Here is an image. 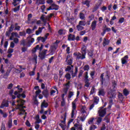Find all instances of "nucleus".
<instances>
[{
	"instance_id": "nucleus-20",
	"label": "nucleus",
	"mask_w": 130,
	"mask_h": 130,
	"mask_svg": "<svg viewBox=\"0 0 130 130\" xmlns=\"http://www.w3.org/2000/svg\"><path fill=\"white\" fill-rule=\"evenodd\" d=\"M58 33L59 35H64L67 33V30L66 29H60L58 30Z\"/></svg>"
},
{
	"instance_id": "nucleus-7",
	"label": "nucleus",
	"mask_w": 130,
	"mask_h": 130,
	"mask_svg": "<svg viewBox=\"0 0 130 130\" xmlns=\"http://www.w3.org/2000/svg\"><path fill=\"white\" fill-rule=\"evenodd\" d=\"M73 57L71 55H68L66 61L68 66H72V64L73 63Z\"/></svg>"
},
{
	"instance_id": "nucleus-49",
	"label": "nucleus",
	"mask_w": 130,
	"mask_h": 130,
	"mask_svg": "<svg viewBox=\"0 0 130 130\" xmlns=\"http://www.w3.org/2000/svg\"><path fill=\"white\" fill-rule=\"evenodd\" d=\"M19 10H20V5L14 8L13 11L14 12H15V13H16V12H18V11H19Z\"/></svg>"
},
{
	"instance_id": "nucleus-43",
	"label": "nucleus",
	"mask_w": 130,
	"mask_h": 130,
	"mask_svg": "<svg viewBox=\"0 0 130 130\" xmlns=\"http://www.w3.org/2000/svg\"><path fill=\"white\" fill-rule=\"evenodd\" d=\"M85 86L87 87V88H89V86H90V83H89V80H85Z\"/></svg>"
},
{
	"instance_id": "nucleus-58",
	"label": "nucleus",
	"mask_w": 130,
	"mask_h": 130,
	"mask_svg": "<svg viewBox=\"0 0 130 130\" xmlns=\"http://www.w3.org/2000/svg\"><path fill=\"white\" fill-rule=\"evenodd\" d=\"M13 86H14V85L13 84V83H10L8 85L7 89H8L9 90H11V89H12V88H13Z\"/></svg>"
},
{
	"instance_id": "nucleus-61",
	"label": "nucleus",
	"mask_w": 130,
	"mask_h": 130,
	"mask_svg": "<svg viewBox=\"0 0 130 130\" xmlns=\"http://www.w3.org/2000/svg\"><path fill=\"white\" fill-rule=\"evenodd\" d=\"M101 121H102V118L101 117H99L97 119L98 123H101Z\"/></svg>"
},
{
	"instance_id": "nucleus-23",
	"label": "nucleus",
	"mask_w": 130,
	"mask_h": 130,
	"mask_svg": "<svg viewBox=\"0 0 130 130\" xmlns=\"http://www.w3.org/2000/svg\"><path fill=\"white\" fill-rule=\"evenodd\" d=\"M38 41H41L43 43H44L45 41H46V39L43 37H39L37 38Z\"/></svg>"
},
{
	"instance_id": "nucleus-33",
	"label": "nucleus",
	"mask_w": 130,
	"mask_h": 130,
	"mask_svg": "<svg viewBox=\"0 0 130 130\" xmlns=\"http://www.w3.org/2000/svg\"><path fill=\"white\" fill-rule=\"evenodd\" d=\"M64 118L63 117L61 116V118H63V120L61 121V123H66V119H67V113H65L64 114Z\"/></svg>"
},
{
	"instance_id": "nucleus-13",
	"label": "nucleus",
	"mask_w": 130,
	"mask_h": 130,
	"mask_svg": "<svg viewBox=\"0 0 130 130\" xmlns=\"http://www.w3.org/2000/svg\"><path fill=\"white\" fill-rule=\"evenodd\" d=\"M98 95L99 96H105V90L103 88H101L99 89Z\"/></svg>"
},
{
	"instance_id": "nucleus-45",
	"label": "nucleus",
	"mask_w": 130,
	"mask_h": 130,
	"mask_svg": "<svg viewBox=\"0 0 130 130\" xmlns=\"http://www.w3.org/2000/svg\"><path fill=\"white\" fill-rule=\"evenodd\" d=\"M26 33L27 34H32V33H33V30H32V29H31L30 28H27L26 29Z\"/></svg>"
},
{
	"instance_id": "nucleus-38",
	"label": "nucleus",
	"mask_w": 130,
	"mask_h": 130,
	"mask_svg": "<svg viewBox=\"0 0 130 130\" xmlns=\"http://www.w3.org/2000/svg\"><path fill=\"white\" fill-rule=\"evenodd\" d=\"M105 120H106V122H107V123L110 122V117L109 116H106L105 117Z\"/></svg>"
},
{
	"instance_id": "nucleus-50",
	"label": "nucleus",
	"mask_w": 130,
	"mask_h": 130,
	"mask_svg": "<svg viewBox=\"0 0 130 130\" xmlns=\"http://www.w3.org/2000/svg\"><path fill=\"white\" fill-rule=\"evenodd\" d=\"M118 98L119 99L121 100H123V95H122V94H121V93H119L118 94Z\"/></svg>"
},
{
	"instance_id": "nucleus-31",
	"label": "nucleus",
	"mask_w": 130,
	"mask_h": 130,
	"mask_svg": "<svg viewBox=\"0 0 130 130\" xmlns=\"http://www.w3.org/2000/svg\"><path fill=\"white\" fill-rule=\"evenodd\" d=\"M18 24L17 23H16L15 24V29L14 30H16L17 31H20V29H21V27L19 25H18Z\"/></svg>"
},
{
	"instance_id": "nucleus-53",
	"label": "nucleus",
	"mask_w": 130,
	"mask_h": 130,
	"mask_svg": "<svg viewBox=\"0 0 130 130\" xmlns=\"http://www.w3.org/2000/svg\"><path fill=\"white\" fill-rule=\"evenodd\" d=\"M61 106L62 107L66 106V101L64 100H62V101L61 102Z\"/></svg>"
},
{
	"instance_id": "nucleus-48",
	"label": "nucleus",
	"mask_w": 130,
	"mask_h": 130,
	"mask_svg": "<svg viewBox=\"0 0 130 130\" xmlns=\"http://www.w3.org/2000/svg\"><path fill=\"white\" fill-rule=\"evenodd\" d=\"M11 33H12V31L8 30L6 32V36H7V37H10V36H11Z\"/></svg>"
},
{
	"instance_id": "nucleus-47",
	"label": "nucleus",
	"mask_w": 130,
	"mask_h": 130,
	"mask_svg": "<svg viewBox=\"0 0 130 130\" xmlns=\"http://www.w3.org/2000/svg\"><path fill=\"white\" fill-rule=\"evenodd\" d=\"M13 40L14 42L13 43H15V44H18L19 43V39L15 38Z\"/></svg>"
},
{
	"instance_id": "nucleus-35",
	"label": "nucleus",
	"mask_w": 130,
	"mask_h": 130,
	"mask_svg": "<svg viewBox=\"0 0 130 130\" xmlns=\"http://www.w3.org/2000/svg\"><path fill=\"white\" fill-rule=\"evenodd\" d=\"M51 10H55V11H57V10H58V7L54 8V7H52V6H50V7L47 9V11H50Z\"/></svg>"
},
{
	"instance_id": "nucleus-54",
	"label": "nucleus",
	"mask_w": 130,
	"mask_h": 130,
	"mask_svg": "<svg viewBox=\"0 0 130 130\" xmlns=\"http://www.w3.org/2000/svg\"><path fill=\"white\" fill-rule=\"evenodd\" d=\"M20 45H23V46H26V44L25 43V40H22L20 41Z\"/></svg>"
},
{
	"instance_id": "nucleus-57",
	"label": "nucleus",
	"mask_w": 130,
	"mask_h": 130,
	"mask_svg": "<svg viewBox=\"0 0 130 130\" xmlns=\"http://www.w3.org/2000/svg\"><path fill=\"white\" fill-rule=\"evenodd\" d=\"M85 75V76L84 81L89 80V79H88V78H89V77L88 76V72H86Z\"/></svg>"
},
{
	"instance_id": "nucleus-30",
	"label": "nucleus",
	"mask_w": 130,
	"mask_h": 130,
	"mask_svg": "<svg viewBox=\"0 0 130 130\" xmlns=\"http://www.w3.org/2000/svg\"><path fill=\"white\" fill-rule=\"evenodd\" d=\"M39 45H37L36 47L34 48L32 50V53H35L36 51H37V50L39 49Z\"/></svg>"
},
{
	"instance_id": "nucleus-34",
	"label": "nucleus",
	"mask_w": 130,
	"mask_h": 130,
	"mask_svg": "<svg viewBox=\"0 0 130 130\" xmlns=\"http://www.w3.org/2000/svg\"><path fill=\"white\" fill-rule=\"evenodd\" d=\"M86 21H80L78 23V24H79V25H80V26H86Z\"/></svg>"
},
{
	"instance_id": "nucleus-63",
	"label": "nucleus",
	"mask_w": 130,
	"mask_h": 130,
	"mask_svg": "<svg viewBox=\"0 0 130 130\" xmlns=\"http://www.w3.org/2000/svg\"><path fill=\"white\" fill-rule=\"evenodd\" d=\"M95 16L93 14H91V15H90L88 18L90 20V21H92V20H93V19H94Z\"/></svg>"
},
{
	"instance_id": "nucleus-8",
	"label": "nucleus",
	"mask_w": 130,
	"mask_h": 130,
	"mask_svg": "<svg viewBox=\"0 0 130 130\" xmlns=\"http://www.w3.org/2000/svg\"><path fill=\"white\" fill-rule=\"evenodd\" d=\"M75 127H72L71 128V130H83L82 128V124H78L77 123H75L74 124Z\"/></svg>"
},
{
	"instance_id": "nucleus-12",
	"label": "nucleus",
	"mask_w": 130,
	"mask_h": 130,
	"mask_svg": "<svg viewBox=\"0 0 130 130\" xmlns=\"http://www.w3.org/2000/svg\"><path fill=\"white\" fill-rule=\"evenodd\" d=\"M127 59H128V56L127 55L122 58L121 59L122 64H126L127 63Z\"/></svg>"
},
{
	"instance_id": "nucleus-44",
	"label": "nucleus",
	"mask_w": 130,
	"mask_h": 130,
	"mask_svg": "<svg viewBox=\"0 0 130 130\" xmlns=\"http://www.w3.org/2000/svg\"><path fill=\"white\" fill-rule=\"evenodd\" d=\"M51 110L49 109L48 110H47V111H46L45 112H43V113H44V114L45 115H46V114H47L48 113H49V114L50 115L51 114Z\"/></svg>"
},
{
	"instance_id": "nucleus-59",
	"label": "nucleus",
	"mask_w": 130,
	"mask_h": 130,
	"mask_svg": "<svg viewBox=\"0 0 130 130\" xmlns=\"http://www.w3.org/2000/svg\"><path fill=\"white\" fill-rule=\"evenodd\" d=\"M19 35L20 36H26V32L25 31H20Z\"/></svg>"
},
{
	"instance_id": "nucleus-26",
	"label": "nucleus",
	"mask_w": 130,
	"mask_h": 130,
	"mask_svg": "<svg viewBox=\"0 0 130 130\" xmlns=\"http://www.w3.org/2000/svg\"><path fill=\"white\" fill-rule=\"evenodd\" d=\"M76 28L78 30V31H82V30H84V26H82V25H80V24H78L76 26Z\"/></svg>"
},
{
	"instance_id": "nucleus-16",
	"label": "nucleus",
	"mask_w": 130,
	"mask_h": 130,
	"mask_svg": "<svg viewBox=\"0 0 130 130\" xmlns=\"http://www.w3.org/2000/svg\"><path fill=\"white\" fill-rule=\"evenodd\" d=\"M35 89L36 90H37V89H38L36 91V97H37V96H38V95H39V94L41 93V90L39 89V86H35Z\"/></svg>"
},
{
	"instance_id": "nucleus-29",
	"label": "nucleus",
	"mask_w": 130,
	"mask_h": 130,
	"mask_svg": "<svg viewBox=\"0 0 130 130\" xmlns=\"http://www.w3.org/2000/svg\"><path fill=\"white\" fill-rule=\"evenodd\" d=\"M82 4L83 5H86V6H87V7H88V8H89V7H90V2L88 0L83 2L82 3Z\"/></svg>"
},
{
	"instance_id": "nucleus-10",
	"label": "nucleus",
	"mask_w": 130,
	"mask_h": 130,
	"mask_svg": "<svg viewBox=\"0 0 130 130\" xmlns=\"http://www.w3.org/2000/svg\"><path fill=\"white\" fill-rule=\"evenodd\" d=\"M4 107H9V101L5 100H3L0 106V108H4Z\"/></svg>"
},
{
	"instance_id": "nucleus-14",
	"label": "nucleus",
	"mask_w": 130,
	"mask_h": 130,
	"mask_svg": "<svg viewBox=\"0 0 130 130\" xmlns=\"http://www.w3.org/2000/svg\"><path fill=\"white\" fill-rule=\"evenodd\" d=\"M96 26H97V21H96L95 20L92 21L91 25V29L92 30V31H94V30L96 29Z\"/></svg>"
},
{
	"instance_id": "nucleus-2",
	"label": "nucleus",
	"mask_w": 130,
	"mask_h": 130,
	"mask_svg": "<svg viewBox=\"0 0 130 130\" xmlns=\"http://www.w3.org/2000/svg\"><path fill=\"white\" fill-rule=\"evenodd\" d=\"M108 98H109V108H111V106H112L113 104V99H114L116 96V92H115V90L111 89L108 92Z\"/></svg>"
},
{
	"instance_id": "nucleus-62",
	"label": "nucleus",
	"mask_w": 130,
	"mask_h": 130,
	"mask_svg": "<svg viewBox=\"0 0 130 130\" xmlns=\"http://www.w3.org/2000/svg\"><path fill=\"white\" fill-rule=\"evenodd\" d=\"M1 130H6V125L2 123Z\"/></svg>"
},
{
	"instance_id": "nucleus-36",
	"label": "nucleus",
	"mask_w": 130,
	"mask_h": 130,
	"mask_svg": "<svg viewBox=\"0 0 130 130\" xmlns=\"http://www.w3.org/2000/svg\"><path fill=\"white\" fill-rule=\"evenodd\" d=\"M74 96V92L73 91H69V94H68V99H71L72 97Z\"/></svg>"
},
{
	"instance_id": "nucleus-21",
	"label": "nucleus",
	"mask_w": 130,
	"mask_h": 130,
	"mask_svg": "<svg viewBox=\"0 0 130 130\" xmlns=\"http://www.w3.org/2000/svg\"><path fill=\"white\" fill-rule=\"evenodd\" d=\"M77 109V105H76V101H74L72 102V110L76 111Z\"/></svg>"
},
{
	"instance_id": "nucleus-15",
	"label": "nucleus",
	"mask_w": 130,
	"mask_h": 130,
	"mask_svg": "<svg viewBox=\"0 0 130 130\" xmlns=\"http://www.w3.org/2000/svg\"><path fill=\"white\" fill-rule=\"evenodd\" d=\"M72 78H75L76 76H77V74H78V67H75V72L74 73V71L72 70L71 71Z\"/></svg>"
},
{
	"instance_id": "nucleus-52",
	"label": "nucleus",
	"mask_w": 130,
	"mask_h": 130,
	"mask_svg": "<svg viewBox=\"0 0 130 130\" xmlns=\"http://www.w3.org/2000/svg\"><path fill=\"white\" fill-rule=\"evenodd\" d=\"M0 72L2 73V74H4L5 73V70H4V65H1V68H0Z\"/></svg>"
},
{
	"instance_id": "nucleus-40",
	"label": "nucleus",
	"mask_w": 130,
	"mask_h": 130,
	"mask_svg": "<svg viewBox=\"0 0 130 130\" xmlns=\"http://www.w3.org/2000/svg\"><path fill=\"white\" fill-rule=\"evenodd\" d=\"M94 102L96 104H98V102H99V97L98 96H95L94 98Z\"/></svg>"
},
{
	"instance_id": "nucleus-60",
	"label": "nucleus",
	"mask_w": 130,
	"mask_h": 130,
	"mask_svg": "<svg viewBox=\"0 0 130 130\" xmlns=\"http://www.w3.org/2000/svg\"><path fill=\"white\" fill-rule=\"evenodd\" d=\"M79 34H80V36H83V35H85V34H86V30H82V31H81L79 32Z\"/></svg>"
},
{
	"instance_id": "nucleus-9",
	"label": "nucleus",
	"mask_w": 130,
	"mask_h": 130,
	"mask_svg": "<svg viewBox=\"0 0 130 130\" xmlns=\"http://www.w3.org/2000/svg\"><path fill=\"white\" fill-rule=\"evenodd\" d=\"M68 41H75L76 40V36L73 34H70L68 36Z\"/></svg>"
},
{
	"instance_id": "nucleus-42",
	"label": "nucleus",
	"mask_w": 130,
	"mask_h": 130,
	"mask_svg": "<svg viewBox=\"0 0 130 130\" xmlns=\"http://www.w3.org/2000/svg\"><path fill=\"white\" fill-rule=\"evenodd\" d=\"M93 121H94V118H90L88 121V123L89 124H93Z\"/></svg>"
},
{
	"instance_id": "nucleus-56",
	"label": "nucleus",
	"mask_w": 130,
	"mask_h": 130,
	"mask_svg": "<svg viewBox=\"0 0 130 130\" xmlns=\"http://www.w3.org/2000/svg\"><path fill=\"white\" fill-rule=\"evenodd\" d=\"M82 113H86V106H83L81 109Z\"/></svg>"
},
{
	"instance_id": "nucleus-51",
	"label": "nucleus",
	"mask_w": 130,
	"mask_h": 130,
	"mask_svg": "<svg viewBox=\"0 0 130 130\" xmlns=\"http://www.w3.org/2000/svg\"><path fill=\"white\" fill-rule=\"evenodd\" d=\"M15 28V26H14V24H11V25L10 26L9 30L11 31V32H12V31L14 30V28Z\"/></svg>"
},
{
	"instance_id": "nucleus-64",
	"label": "nucleus",
	"mask_w": 130,
	"mask_h": 130,
	"mask_svg": "<svg viewBox=\"0 0 130 130\" xmlns=\"http://www.w3.org/2000/svg\"><path fill=\"white\" fill-rule=\"evenodd\" d=\"M69 87H65L63 89V92L65 94H67V93H68V91L69 90Z\"/></svg>"
},
{
	"instance_id": "nucleus-17",
	"label": "nucleus",
	"mask_w": 130,
	"mask_h": 130,
	"mask_svg": "<svg viewBox=\"0 0 130 130\" xmlns=\"http://www.w3.org/2000/svg\"><path fill=\"white\" fill-rule=\"evenodd\" d=\"M109 42H110L109 40L104 38L103 42V45L104 47H105L106 45H108V44H109Z\"/></svg>"
},
{
	"instance_id": "nucleus-1",
	"label": "nucleus",
	"mask_w": 130,
	"mask_h": 130,
	"mask_svg": "<svg viewBox=\"0 0 130 130\" xmlns=\"http://www.w3.org/2000/svg\"><path fill=\"white\" fill-rule=\"evenodd\" d=\"M86 49L87 47L84 45L81 47V53L80 52L74 53L73 55L76 57L77 60H78V59H85V58H86V54H87V52L86 51Z\"/></svg>"
},
{
	"instance_id": "nucleus-3",
	"label": "nucleus",
	"mask_w": 130,
	"mask_h": 130,
	"mask_svg": "<svg viewBox=\"0 0 130 130\" xmlns=\"http://www.w3.org/2000/svg\"><path fill=\"white\" fill-rule=\"evenodd\" d=\"M98 113L100 117H104L106 114V109L104 108V107L99 108Z\"/></svg>"
},
{
	"instance_id": "nucleus-39",
	"label": "nucleus",
	"mask_w": 130,
	"mask_h": 130,
	"mask_svg": "<svg viewBox=\"0 0 130 130\" xmlns=\"http://www.w3.org/2000/svg\"><path fill=\"white\" fill-rule=\"evenodd\" d=\"M11 126H13V123H12V119H10L9 120V121H8V127L10 128H11Z\"/></svg>"
},
{
	"instance_id": "nucleus-27",
	"label": "nucleus",
	"mask_w": 130,
	"mask_h": 130,
	"mask_svg": "<svg viewBox=\"0 0 130 130\" xmlns=\"http://www.w3.org/2000/svg\"><path fill=\"white\" fill-rule=\"evenodd\" d=\"M123 93L124 96H127V95L129 94V91L126 88L123 89Z\"/></svg>"
},
{
	"instance_id": "nucleus-32",
	"label": "nucleus",
	"mask_w": 130,
	"mask_h": 130,
	"mask_svg": "<svg viewBox=\"0 0 130 130\" xmlns=\"http://www.w3.org/2000/svg\"><path fill=\"white\" fill-rule=\"evenodd\" d=\"M72 69H74V66L71 65V66H67L66 71V72H70Z\"/></svg>"
},
{
	"instance_id": "nucleus-6",
	"label": "nucleus",
	"mask_w": 130,
	"mask_h": 130,
	"mask_svg": "<svg viewBox=\"0 0 130 130\" xmlns=\"http://www.w3.org/2000/svg\"><path fill=\"white\" fill-rule=\"evenodd\" d=\"M47 52V50L44 49L43 51L39 52V57L41 59H44L46 57V53Z\"/></svg>"
},
{
	"instance_id": "nucleus-4",
	"label": "nucleus",
	"mask_w": 130,
	"mask_h": 130,
	"mask_svg": "<svg viewBox=\"0 0 130 130\" xmlns=\"http://www.w3.org/2000/svg\"><path fill=\"white\" fill-rule=\"evenodd\" d=\"M48 107V103L46 102V101L44 100L41 105V111H40V113H41V114H43L44 108H47Z\"/></svg>"
},
{
	"instance_id": "nucleus-55",
	"label": "nucleus",
	"mask_w": 130,
	"mask_h": 130,
	"mask_svg": "<svg viewBox=\"0 0 130 130\" xmlns=\"http://www.w3.org/2000/svg\"><path fill=\"white\" fill-rule=\"evenodd\" d=\"M89 65H85L84 68H83V70L84 71H89Z\"/></svg>"
},
{
	"instance_id": "nucleus-5",
	"label": "nucleus",
	"mask_w": 130,
	"mask_h": 130,
	"mask_svg": "<svg viewBox=\"0 0 130 130\" xmlns=\"http://www.w3.org/2000/svg\"><path fill=\"white\" fill-rule=\"evenodd\" d=\"M52 16H53V14L51 13L49 15L47 16L45 18V15H42L40 19L43 23H46V20H47V21H49V20H50V18H51Z\"/></svg>"
},
{
	"instance_id": "nucleus-19",
	"label": "nucleus",
	"mask_w": 130,
	"mask_h": 130,
	"mask_svg": "<svg viewBox=\"0 0 130 130\" xmlns=\"http://www.w3.org/2000/svg\"><path fill=\"white\" fill-rule=\"evenodd\" d=\"M42 94L46 98H47L48 97V95H49V93H48V91L47 90H44L42 91Z\"/></svg>"
},
{
	"instance_id": "nucleus-28",
	"label": "nucleus",
	"mask_w": 130,
	"mask_h": 130,
	"mask_svg": "<svg viewBox=\"0 0 130 130\" xmlns=\"http://www.w3.org/2000/svg\"><path fill=\"white\" fill-rule=\"evenodd\" d=\"M104 74H102L101 75V82L102 83V85H103V82H105V78H104Z\"/></svg>"
},
{
	"instance_id": "nucleus-46",
	"label": "nucleus",
	"mask_w": 130,
	"mask_h": 130,
	"mask_svg": "<svg viewBox=\"0 0 130 130\" xmlns=\"http://www.w3.org/2000/svg\"><path fill=\"white\" fill-rule=\"evenodd\" d=\"M65 78H66L67 80H71V74L67 73L65 75Z\"/></svg>"
},
{
	"instance_id": "nucleus-37",
	"label": "nucleus",
	"mask_w": 130,
	"mask_h": 130,
	"mask_svg": "<svg viewBox=\"0 0 130 130\" xmlns=\"http://www.w3.org/2000/svg\"><path fill=\"white\" fill-rule=\"evenodd\" d=\"M42 32V29L41 27H39V29L36 31V35H39Z\"/></svg>"
},
{
	"instance_id": "nucleus-25",
	"label": "nucleus",
	"mask_w": 130,
	"mask_h": 130,
	"mask_svg": "<svg viewBox=\"0 0 130 130\" xmlns=\"http://www.w3.org/2000/svg\"><path fill=\"white\" fill-rule=\"evenodd\" d=\"M32 60L37 63V55L34 54L32 55Z\"/></svg>"
},
{
	"instance_id": "nucleus-24",
	"label": "nucleus",
	"mask_w": 130,
	"mask_h": 130,
	"mask_svg": "<svg viewBox=\"0 0 130 130\" xmlns=\"http://www.w3.org/2000/svg\"><path fill=\"white\" fill-rule=\"evenodd\" d=\"M10 73H11V71L7 70L6 73L4 75L3 78L4 79H8V77H9V75H10Z\"/></svg>"
},
{
	"instance_id": "nucleus-22",
	"label": "nucleus",
	"mask_w": 130,
	"mask_h": 130,
	"mask_svg": "<svg viewBox=\"0 0 130 130\" xmlns=\"http://www.w3.org/2000/svg\"><path fill=\"white\" fill-rule=\"evenodd\" d=\"M79 18L81 19V20H85L86 19L85 14L82 12L79 13Z\"/></svg>"
},
{
	"instance_id": "nucleus-41",
	"label": "nucleus",
	"mask_w": 130,
	"mask_h": 130,
	"mask_svg": "<svg viewBox=\"0 0 130 130\" xmlns=\"http://www.w3.org/2000/svg\"><path fill=\"white\" fill-rule=\"evenodd\" d=\"M95 93V87L94 86H92L91 87V89L90 92V95H93V94Z\"/></svg>"
},
{
	"instance_id": "nucleus-18",
	"label": "nucleus",
	"mask_w": 130,
	"mask_h": 130,
	"mask_svg": "<svg viewBox=\"0 0 130 130\" xmlns=\"http://www.w3.org/2000/svg\"><path fill=\"white\" fill-rule=\"evenodd\" d=\"M21 107H22V106H20V103H18L17 107L15 108V110L19 109L20 111H21V112H25V110L21 109Z\"/></svg>"
},
{
	"instance_id": "nucleus-11",
	"label": "nucleus",
	"mask_w": 130,
	"mask_h": 130,
	"mask_svg": "<svg viewBox=\"0 0 130 130\" xmlns=\"http://www.w3.org/2000/svg\"><path fill=\"white\" fill-rule=\"evenodd\" d=\"M17 103H19L20 106H22V107H20V109H24V108H26V107L23 106L24 103H25V101L23 100L19 99L17 101Z\"/></svg>"
}]
</instances>
